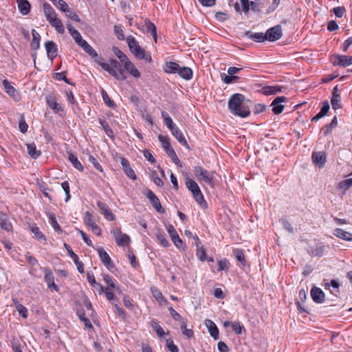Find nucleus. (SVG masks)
<instances>
[{"label": "nucleus", "mask_w": 352, "mask_h": 352, "mask_svg": "<svg viewBox=\"0 0 352 352\" xmlns=\"http://www.w3.org/2000/svg\"><path fill=\"white\" fill-rule=\"evenodd\" d=\"M250 102L249 100H245V96L241 94H232L228 103L230 111L239 117L247 118L250 116V107L248 103Z\"/></svg>", "instance_id": "nucleus-1"}, {"label": "nucleus", "mask_w": 352, "mask_h": 352, "mask_svg": "<svg viewBox=\"0 0 352 352\" xmlns=\"http://www.w3.org/2000/svg\"><path fill=\"white\" fill-rule=\"evenodd\" d=\"M121 62H118L116 59L111 58L108 65H103L102 69L108 72L111 76L118 80H124L126 76L124 73Z\"/></svg>", "instance_id": "nucleus-2"}, {"label": "nucleus", "mask_w": 352, "mask_h": 352, "mask_svg": "<svg viewBox=\"0 0 352 352\" xmlns=\"http://www.w3.org/2000/svg\"><path fill=\"white\" fill-rule=\"evenodd\" d=\"M193 171L195 176L200 182H204L210 186H214V175L212 172H209L199 166H195Z\"/></svg>", "instance_id": "nucleus-3"}, {"label": "nucleus", "mask_w": 352, "mask_h": 352, "mask_svg": "<svg viewBox=\"0 0 352 352\" xmlns=\"http://www.w3.org/2000/svg\"><path fill=\"white\" fill-rule=\"evenodd\" d=\"M111 234L115 238L116 243L119 246H124L131 241L130 237L126 234H123L119 228H113Z\"/></svg>", "instance_id": "nucleus-4"}, {"label": "nucleus", "mask_w": 352, "mask_h": 352, "mask_svg": "<svg viewBox=\"0 0 352 352\" xmlns=\"http://www.w3.org/2000/svg\"><path fill=\"white\" fill-rule=\"evenodd\" d=\"M265 35L267 41L271 42L280 39L283 35L281 26L280 25H277L270 28L267 30Z\"/></svg>", "instance_id": "nucleus-5"}, {"label": "nucleus", "mask_w": 352, "mask_h": 352, "mask_svg": "<svg viewBox=\"0 0 352 352\" xmlns=\"http://www.w3.org/2000/svg\"><path fill=\"white\" fill-rule=\"evenodd\" d=\"M167 232H168L172 241L178 248H184V243L182 240L179 236L176 230L173 226L169 224L166 226Z\"/></svg>", "instance_id": "nucleus-6"}, {"label": "nucleus", "mask_w": 352, "mask_h": 352, "mask_svg": "<svg viewBox=\"0 0 352 352\" xmlns=\"http://www.w3.org/2000/svg\"><path fill=\"white\" fill-rule=\"evenodd\" d=\"M287 101V98L285 96L276 97L271 104V106L272 107V112L276 115L282 113L284 109V105L282 104V103L286 102Z\"/></svg>", "instance_id": "nucleus-7"}, {"label": "nucleus", "mask_w": 352, "mask_h": 352, "mask_svg": "<svg viewBox=\"0 0 352 352\" xmlns=\"http://www.w3.org/2000/svg\"><path fill=\"white\" fill-rule=\"evenodd\" d=\"M146 195V197L149 199L153 207L159 213L164 214L165 212V210L161 206L160 199L151 190H148Z\"/></svg>", "instance_id": "nucleus-8"}, {"label": "nucleus", "mask_w": 352, "mask_h": 352, "mask_svg": "<svg viewBox=\"0 0 352 352\" xmlns=\"http://www.w3.org/2000/svg\"><path fill=\"white\" fill-rule=\"evenodd\" d=\"M98 253L100 260L107 269L111 270L114 267V264L113 263L111 258L102 248H99L98 249Z\"/></svg>", "instance_id": "nucleus-9"}, {"label": "nucleus", "mask_w": 352, "mask_h": 352, "mask_svg": "<svg viewBox=\"0 0 352 352\" xmlns=\"http://www.w3.org/2000/svg\"><path fill=\"white\" fill-rule=\"evenodd\" d=\"M46 102L49 107L56 113H58L60 116L64 114L63 107L56 102V98L54 96H50L47 97Z\"/></svg>", "instance_id": "nucleus-10"}, {"label": "nucleus", "mask_w": 352, "mask_h": 352, "mask_svg": "<svg viewBox=\"0 0 352 352\" xmlns=\"http://www.w3.org/2000/svg\"><path fill=\"white\" fill-rule=\"evenodd\" d=\"M311 296L316 303H322L325 299L324 293L318 287H313L311 289Z\"/></svg>", "instance_id": "nucleus-11"}, {"label": "nucleus", "mask_w": 352, "mask_h": 352, "mask_svg": "<svg viewBox=\"0 0 352 352\" xmlns=\"http://www.w3.org/2000/svg\"><path fill=\"white\" fill-rule=\"evenodd\" d=\"M334 65H340L344 67L352 65V56H347L346 55L337 54L334 56Z\"/></svg>", "instance_id": "nucleus-12"}, {"label": "nucleus", "mask_w": 352, "mask_h": 352, "mask_svg": "<svg viewBox=\"0 0 352 352\" xmlns=\"http://www.w3.org/2000/svg\"><path fill=\"white\" fill-rule=\"evenodd\" d=\"M311 158L314 164L317 165L320 168L324 167L326 162V155L324 152H314Z\"/></svg>", "instance_id": "nucleus-13"}, {"label": "nucleus", "mask_w": 352, "mask_h": 352, "mask_svg": "<svg viewBox=\"0 0 352 352\" xmlns=\"http://www.w3.org/2000/svg\"><path fill=\"white\" fill-rule=\"evenodd\" d=\"M120 163L125 174L133 180L136 179V175L133 168L131 167L129 160L124 157H120Z\"/></svg>", "instance_id": "nucleus-14"}, {"label": "nucleus", "mask_w": 352, "mask_h": 352, "mask_svg": "<svg viewBox=\"0 0 352 352\" xmlns=\"http://www.w3.org/2000/svg\"><path fill=\"white\" fill-rule=\"evenodd\" d=\"M122 66L124 69L126 70L134 78H140V73L137 69V68L134 66L133 63L130 61L129 58L125 60L122 63Z\"/></svg>", "instance_id": "nucleus-15"}, {"label": "nucleus", "mask_w": 352, "mask_h": 352, "mask_svg": "<svg viewBox=\"0 0 352 352\" xmlns=\"http://www.w3.org/2000/svg\"><path fill=\"white\" fill-rule=\"evenodd\" d=\"M97 206L99 208L100 212L104 216V217L109 220H114L115 217L111 210L109 209L108 206L103 202L98 201L97 202Z\"/></svg>", "instance_id": "nucleus-16"}, {"label": "nucleus", "mask_w": 352, "mask_h": 352, "mask_svg": "<svg viewBox=\"0 0 352 352\" xmlns=\"http://www.w3.org/2000/svg\"><path fill=\"white\" fill-rule=\"evenodd\" d=\"M43 12L49 23L58 17L54 10L47 3L43 4Z\"/></svg>", "instance_id": "nucleus-17"}, {"label": "nucleus", "mask_w": 352, "mask_h": 352, "mask_svg": "<svg viewBox=\"0 0 352 352\" xmlns=\"http://www.w3.org/2000/svg\"><path fill=\"white\" fill-rule=\"evenodd\" d=\"M45 50L47 51V56L51 60H53L56 56L57 48L56 45L54 41H48L45 43Z\"/></svg>", "instance_id": "nucleus-18"}, {"label": "nucleus", "mask_w": 352, "mask_h": 352, "mask_svg": "<svg viewBox=\"0 0 352 352\" xmlns=\"http://www.w3.org/2000/svg\"><path fill=\"white\" fill-rule=\"evenodd\" d=\"M205 324L207 327L210 335L214 340L219 339V329L217 327L215 323L212 320L207 319L205 320Z\"/></svg>", "instance_id": "nucleus-19"}, {"label": "nucleus", "mask_w": 352, "mask_h": 352, "mask_svg": "<svg viewBox=\"0 0 352 352\" xmlns=\"http://www.w3.org/2000/svg\"><path fill=\"white\" fill-rule=\"evenodd\" d=\"M244 35L248 38L252 39L256 42H263L264 41H267L265 34L261 32L254 33L250 31H246L244 33Z\"/></svg>", "instance_id": "nucleus-20"}, {"label": "nucleus", "mask_w": 352, "mask_h": 352, "mask_svg": "<svg viewBox=\"0 0 352 352\" xmlns=\"http://www.w3.org/2000/svg\"><path fill=\"white\" fill-rule=\"evenodd\" d=\"M44 278L50 289H53L57 292L58 291V287L54 283V277L52 272L47 271L45 274Z\"/></svg>", "instance_id": "nucleus-21"}, {"label": "nucleus", "mask_w": 352, "mask_h": 352, "mask_svg": "<svg viewBox=\"0 0 352 352\" xmlns=\"http://www.w3.org/2000/svg\"><path fill=\"white\" fill-rule=\"evenodd\" d=\"M16 3L18 8L23 15H26L30 12L31 6L28 0H16Z\"/></svg>", "instance_id": "nucleus-22"}, {"label": "nucleus", "mask_w": 352, "mask_h": 352, "mask_svg": "<svg viewBox=\"0 0 352 352\" xmlns=\"http://www.w3.org/2000/svg\"><path fill=\"white\" fill-rule=\"evenodd\" d=\"M283 89H284L283 87L278 85L265 86L262 89V91L263 94L269 96L281 92Z\"/></svg>", "instance_id": "nucleus-23"}, {"label": "nucleus", "mask_w": 352, "mask_h": 352, "mask_svg": "<svg viewBox=\"0 0 352 352\" xmlns=\"http://www.w3.org/2000/svg\"><path fill=\"white\" fill-rule=\"evenodd\" d=\"M333 234L336 236L338 238H340L343 240L347 241H352V234L346 232L341 228H336L333 231Z\"/></svg>", "instance_id": "nucleus-24"}, {"label": "nucleus", "mask_w": 352, "mask_h": 352, "mask_svg": "<svg viewBox=\"0 0 352 352\" xmlns=\"http://www.w3.org/2000/svg\"><path fill=\"white\" fill-rule=\"evenodd\" d=\"M177 74L184 80H189L192 78V70L188 67H179Z\"/></svg>", "instance_id": "nucleus-25"}, {"label": "nucleus", "mask_w": 352, "mask_h": 352, "mask_svg": "<svg viewBox=\"0 0 352 352\" xmlns=\"http://www.w3.org/2000/svg\"><path fill=\"white\" fill-rule=\"evenodd\" d=\"M2 84L3 85L6 92L10 96L14 98L15 100H17V91L16 89L10 85V82L8 80L5 79L3 80Z\"/></svg>", "instance_id": "nucleus-26"}, {"label": "nucleus", "mask_w": 352, "mask_h": 352, "mask_svg": "<svg viewBox=\"0 0 352 352\" xmlns=\"http://www.w3.org/2000/svg\"><path fill=\"white\" fill-rule=\"evenodd\" d=\"M329 108L330 106L329 102L327 100L324 101L322 102V107L320 112L312 118V121H318L320 118L326 116L329 110Z\"/></svg>", "instance_id": "nucleus-27"}, {"label": "nucleus", "mask_w": 352, "mask_h": 352, "mask_svg": "<svg viewBox=\"0 0 352 352\" xmlns=\"http://www.w3.org/2000/svg\"><path fill=\"white\" fill-rule=\"evenodd\" d=\"M172 135L177 140V141L184 146L186 148H189V146L188 142L184 136L183 133L180 131L179 128L175 129V131L172 133Z\"/></svg>", "instance_id": "nucleus-28"}, {"label": "nucleus", "mask_w": 352, "mask_h": 352, "mask_svg": "<svg viewBox=\"0 0 352 352\" xmlns=\"http://www.w3.org/2000/svg\"><path fill=\"white\" fill-rule=\"evenodd\" d=\"M27 150L30 156L33 159H36L41 155V151L36 149L34 143L28 144Z\"/></svg>", "instance_id": "nucleus-29"}, {"label": "nucleus", "mask_w": 352, "mask_h": 352, "mask_svg": "<svg viewBox=\"0 0 352 352\" xmlns=\"http://www.w3.org/2000/svg\"><path fill=\"white\" fill-rule=\"evenodd\" d=\"M186 185L192 195L201 191L198 184L192 179L187 178L186 181Z\"/></svg>", "instance_id": "nucleus-30"}, {"label": "nucleus", "mask_w": 352, "mask_h": 352, "mask_svg": "<svg viewBox=\"0 0 352 352\" xmlns=\"http://www.w3.org/2000/svg\"><path fill=\"white\" fill-rule=\"evenodd\" d=\"M32 41L31 42L30 46L33 50H36L39 48L40 46L39 42L41 36L40 34L35 30H32Z\"/></svg>", "instance_id": "nucleus-31"}, {"label": "nucleus", "mask_w": 352, "mask_h": 352, "mask_svg": "<svg viewBox=\"0 0 352 352\" xmlns=\"http://www.w3.org/2000/svg\"><path fill=\"white\" fill-rule=\"evenodd\" d=\"M179 65L174 62H168L164 66V69L166 73L176 74L178 72Z\"/></svg>", "instance_id": "nucleus-32"}, {"label": "nucleus", "mask_w": 352, "mask_h": 352, "mask_svg": "<svg viewBox=\"0 0 352 352\" xmlns=\"http://www.w3.org/2000/svg\"><path fill=\"white\" fill-rule=\"evenodd\" d=\"M68 160L69 162L72 164V165L76 168L77 170L80 171H83L84 168L82 164L78 161L77 156L72 153H69Z\"/></svg>", "instance_id": "nucleus-33"}, {"label": "nucleus", "mask_w": 352, "mask_h": 352, "mask_svg": "<svg viewBox=\"0 0 352 352\" xmlns=\"http://www.w3.org/2000/svg\"><path fill=\"white\" fill-rule=\"evenodd\" d=\"M50 24L59 33L64 34L65 33V28L60 19L58 17L54 19Z\"/></svg>", "instance_id": "nucleus-34"}, {"label": "nucleus", "mask_w": 352, "mask_h": 352, "mask_svg": "<svg viewBox=\"0 0 352 352\" xmlns=\"http://www.w3.org/2000/svg\"><path fill=\"white\" fill-rule=\"evenodd\" d=\"M187 322L186 320H182L180 324V328L183 335L186 336L188 338H191L194 336L193 331L190 329H187Z\"/></svg>", "instance_id": "nucleus-35"}, {"label": "nucleus", "mask_w": 352, "mask_h": 352, "mask_svg": "<svg viewBox=\"0 0 352 352\" xmlns=\"http://www.w3.org/2000/svg\"><path fill=\"white\" fill-rule=\"evenodd\" d=\"M13 302L15 305L16 309L19 314L24 318L28 317V309L23 305L19 303L16 299L13 300Z\"/></svg>", "instance_id": "nucleus-36"}, {"label": "nucleus", "mask_w": 352, "mask_h": 352, "mask_svg": "<svg viewBox=\"0 0 352 352\" xmlns=\"http://www.w3.org/2000/svg\"><path fill=\"white\" fill-rule=\"evenodd\" d=\"M48 218H49V222L51 224V226H52V228L54 229V230L61 233L63 232V230H62L60 226H59V224L58 223L55 215L52 213H49Z\"/></svg>", "instance_id": "nucleus-37"}, {"label": "nucleus", "mask_w": 352, "mask_h": 352, "mask_svg": "<svg viewBox=\"0 0 352 352\" xmlns=\"http://www.w3.org/2000/svg\"><path fill=\"white\" fill-rule=\"evenodd\" d=\"M233 253L238 262L240 263L241 265L244 266L245 265V259L243 250L240 249H234L233 250Z\"/></svg>", "instance_id": "nucleus-38"}, {"label": "nucleus", "mask_w": 352, "mask_h": 352, "mask_svg": "<svg viewBox=\"0 0 352 352\" xmlns=\"http://www.w3.org/2000/svg\"><path fill=\"white\" fill-rule=\"evenodd\" d=\"M99 122L102 126V129H104L107 135H108L111 138H113V132L111 127L109 126V124L105 120L102 119L99 120Z\"/></svg>", "instance_id": "nucleus-39"}, {"label": "nucleus", "mask_w": 352, "mask_h": 352, "mask_svg": "<svg viewBox=\"0 0 352 352\" xmlns=\"http://www.w3.org/2000/svg\"><path fill=\"white\" fill-rule=\"evenodd\" d=\"M158 140L160 142L162 146L164 149V151H167L168 149L172 148L169 142V138L167 136L160 135L158 136Z\"/></svg>", "instance_id": "nucleus-40"}, {"label": "nucleus", "mask_w": 352, "mask_h": 352, "mask_svg": "<svg viewBox=\"0 0 352 352\" xmlns=\"http://www.w3.org/2000/svg\"><path fill=\"white\" fill-rule=\"evenodd\" d=\"M156 238L163 247H168L169 245V242L166 239L165 234L164 232L157 231L156 233Z\"/></svg>", "instance_id": "nucleus-41"}, {"label": "nucleus", "mask_w": 352, "mask_h": 352, "mask_svg": "<svg viewBox=\"0 0 352 352\" xmlns=\"http://www.w3.org/2000/svg\"><path fill=\"white\" fill-rule=\"evenodd\" d=\"M193 195L194 199L196 202L201 206L202 208H206L207 206L206 201L204 198V195L202 192L200 191L199 192L195 193Z\"/></svg>", "instance_id": "nucleus-42"}, {"label": "nucleus", "mask_w": 352, "mask_h": 352, "mask_svg": "<svg viewBox=\"0 0 352 352\" xmlns=\"http://www.w3.org/2000/svg\"><path fill=\"white\" fill-rule=\"evenodd\" d=\"M126 42L131 52L140 46L138 42L132 36H129L126 38Z\"/></svg>", "instance_id": "nucleus-43"}, {"label": "nucleus", "mask_w": 352, "mask_h": 352, "mask_svg": "<svg viewBox=\"0 0 352 352\" xmlns=\"http://www.w3.org/2000/svg\"><path fill=\"white\" fill-rule=\"evenodd\" d=\"M63 12L65 13L66 16L71 19L73 21H75L76 22H80V19L79 16L74 12L72 9H70L69 7H67L65 9V11H63Z\"/></svg>", "instance_id": "nucleus-44"}, {"label": "nucleus", "mask_w": 352, "mask_h": 352, "mask_svg": "<svg viewBox=\"0 0 352 352\" xmlns=\"http://www.w3.org/2000/svg\"><path fill=\"white\" fill-rule=\"evenodd\" d=\"M101 94H102V99H103L104 103L108 107H111V108H114L115 107V103L113 102V100H111L110 99V98L109 97L107 93L104 89H102Z\"/></svg>", "instance_id": "nucleus-45"}, {"label": "nucleus", "mask_w": 352, "mask_h": 352, "mask_svg": "<svg viewBox=\"0 0 352 352\" xmlns=\"http://www.w3.org/2000/svg\"><path fill=\"white\" fill-rule=\"evenodd\" d=\"M168 156L172 160V161L179 165L180 163V160L178 159L176 153L175 152L174 149L173 148H170L168 149L167 151H165Z\"/></svg>", "instance_id": "nucleus-46"}, {"label": "nucleus", "mask_w": 352, "mask_h": 352, "mask_svg": "<svg viewBox=\"0 0 352 352\" xmlns=\"http://www.w3.org/2000/svg\"><path fill=\"white\" fill-rule=\"evenodd\" d=\"M53 4L62 12L65 11V9L68 7L67 3L63 0H50Z\"/></svg>", "instance_id": "nucleus-47"}, {"label": "nucleus", "mask_w": 352, "mask_h": 352, "mask_svg": "<svg viewBox=\"0 0 352 352\" xmlns=\"http://www.w3.org/2000/svg\"><path fill=\"white\" fill-rule=\"evenodd\" d=\"M103 280L105 283L109 285V289H112L113 287H116V280L108 274H103Z\"/></svg>", "instance_id": "nucleus-48"}, {"label": "nucleus", "mask_w": 352, "mask_h": 352, "mask_svg": "<svg viewBox=\"0 0 352 352\" xmlns=\"http://www.w3.org/2000/svg\"><path fill=\"white\" fill-rule=\"evenodd\" d=\"M105 293L106 297L109 300H113L115 298V296L112 292L109 291V288H105L102 285H100L99 294Z\"/></svg>", "instance_id": "nucleus-49"}, {"label": "nucleus", "mask_w": 352, "mask_h": 352, "mask_svg": "<svg viewBox=\"0 0 352 352\" xmlns=\"http://www.w3.org/2000/svg\"><path fill=\"white\" fill-rule=\"evenodd\" d=\"M331 102L333 109H337L341 108L340 104V95H335L332 96L331 99Z\"/></svg>", "instance_id": "nucleus-50"}, {"label": "nucleus", "mask_w": 352, "mask_h": 352, "mask_svg": "<svg viewBox=\"0 0 352 352\" xmlns=\"http://www.w3.org/2000/svg\"><path fill=\"white\" fill-rule=\"evenodd\" d=\"M114 32L116 35L118 39L120 41H123L125 38L122 26L120 25H114Z\"/></svg>", "instance_id": "nucleus-51"}, {"label": "nucleus", "mask_w": 352, "mask_h": 352, "mask_svg": "<svg viewBox=\"0 0 352 352\" xmlns=\"http://www.w3.org/2000/svg\"><path fill=\"white\" fill-rule=\"evenodd\" d=\"M113 51L114 54L120 59L121 63L127 60V56L118 47H114Z\"/></svg>", "instance_id": "nucleus-52"}, {"label": "nucleus", "mask_w": 352, "mask_h": 352, "mask_svg": "<svg viewBox=\"0 0 352 352\" xmlns=\"http://www.w3.org/2000/svg\"><path fill=\"white\" fill-rule=\"evenodd\" d=\"M230 266L229 261L224 258L218 261V271L228 270Z\"/></svg>", "instance_id": "nucleus-53"}, {"label": "nucleus", "mask_w": 352, "mask_h": 352, "mask_svg": "<svg viewBox=\"0 0 352 352\" xmlns=\"http://www.w3.org/2000/svg\"><path fill=\"white\" fill-rule=\"evenodd\" d=\"M131 52L138 59L142 60L145 57V52L140 47V46L135 48Z\"/></svg>", "instance_id": "nucleus-54"}, {"label": "nucleus", "mask_w": 352, "mask_h": 352, "mask_svg": "<svg viewBox=\"0 0 352 352\" xmlns=\"http://www.w3.org/2000/svg\"><path fill=\"white\" fill-rule=\"evenodd\" d=\"M239 78V76L228 74L225 75L224 77H222V80L226 84H231L233 82H236Z\"/></svg>", "instance_id": "nucleus-55"}, {"label": "nucleus", "mask_w": 352, "mask_h": 352, "mask_svg": "<svg viewBox=\"0 0 352 352\" xmlns=\"http://www.w3.org/2000/svg\"><path fill=\"white\" fill-rule=\"evenodd\" d=\"M338 125V120L337 117L335 116L331 122L327 125V131L324 133V135H327L329 133L331 132V130L335 128Z\"/></svg>", "instance_id": "nucleus-56"}, {"label": "nucleus", "mask_w": 352, "mask_h": 352, "mask_svg": "<svg viewBox=\"0 0 352 352\" xmlns=\"http://www.w3.org/2000/svg\"><path fill=\"white\" fill-rule=\"evenodd\" d=\"M152 294L158 302H162L165 301V298H164L162 292L157 288L152 289Z\"/></svg>", "instance_id": "nucleus-57"}, {"label": "nucleus", "mask_w": 352, "mask_h": 352, "mask_svg": "<svg viewBox=\"0 0 352 352\" xmlns=\"http://www.w3.org/2000/svg\"><path fill=\"white\" fill-rule=\"evenodd\" d=\"M88 160L89 162H91L97 170L101 173L103 172L102 166L98 163L97 160L93 155H89Z\"/></svg>", "instance_id": "nucleus-58"}, {"label": "nucleus", "mask_w": 352, "mask_h": 352, "mask_svg": "<svg viewBox=\"0 0 352 352\" xmlns=\"http://www.w3.org/2000/svg\"><path fill=\"white\" fill-rule=\"evenodd\" d=\"M85 223L90 228L96 224L93 219L92 215L89 212H86L85 213Z\"/></svg>", "instance_id": "nucleus-59"}, {"label": "nucleus", "mask_w": 352, "mask_h": 352, "mask_svg": "<svg viewBox=\"0 0 352 352\" xmlns=\"http://www.w3.org/2000/svg\"><path fill=\"white\" fill-rule=\"evenodd\" d=\"M351 186H351V182L349 179L340 182L338 184V188L342 189L344 191H346V190H348Z\"/></svg>", "instance_id": "nucleus-60"}, {"label": "nucleus", "mask_w": 352, "mask_h": 352, "mask_svg": "<svg viewBox=\"0 0 352 352\" xmlns=\"http://www.w3.org/2000/svg\"><path fill=\"white\" fill-rule=\"evenodd\" d=\"M0 226L3 230H7V231L10 230L12 228V224L7 219H1L0 220Z\"/></svg>", "instance_id": "nucleus-61"}, {"label": "nucleus", "mask_w": 352, "mask_h": 352, "mask_svg": "<svg viewBox=\"0 0 352 352\" xmlns=\"http://www.w3.org/2000/svg\"><path fill=\"white\" fill-rule=\"evenodd\" d=\"M232 331H234L236 334L240 335L242 333L243 327L240 324L239 322H234L232 323Z\"/></svg>", "instance_id": "nucleus-62"}, {"label": "nucleus", "mask_w": 352, "mask_h": 352, "mask_svg": "<svg viewBox=\"0 0 352 352\" xmlns=\"http://www.w3.org/2000/svg\"><path fill=\"white\" fill-rule=\"evenodd\" d=\"M83 50L86 53H87L91 57H97V52L89 44H87V45L85 46L83 48Z\"/></svg>", "instance_id": "nucleus-63"}, {"label": "nucleus", "mask_w": 352, "mask_h": 352, "mask_svg": "<svg viewBox=\"0 0 352 352\" xmlns=\"http://www.w3.org/2000/svg\"><path fill=\"white\" fill-rule=\"evenodd\" d=\"M166 345L170 351H171V352H178L179 351L177 346L173 343V340H168L166 341Z\"/></svg>", "instance_id": "nucleus-64"}]
</instances>
